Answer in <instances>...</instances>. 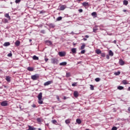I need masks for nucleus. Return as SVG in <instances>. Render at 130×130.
Returning <instances> with one entry per match:
<instances>
[{
  "label": "nucleus",
  "mask_w": 130,
  "mask_h": 130,
  "mask_svg": "<svg viewBox=\"0 0 130 130\" xmlns=\"http://www.w3.org/2000/svg\"><path fill=\"white\" fill-rule=\"evenodd\" d=\"M45 44L46 45H48V46H50L52 45V41H49V40H46L45 41Z\"/></svg>",
  "instance_id": "f257e3e1"
},
{
  "label": "nucleus",
  "mask_w": 130,
  "mask_h": 130,
  "mask_svg": "<svg viewBox=\"0 0 130 130\" xmlns=\"http://www.w3.org/2000/svg\"><path fill=\"white\" fill-rule=\"evenodd\" d=\"M39 78V76H38V75L36 74L35 75H32L31 76V79L32 80H34V81H35L36 80H38V79Z\"/></svg>",
  "instance_id": "f03ea898"
},
{
  "label": "nucleus",
  "mask_w": 130,
  "mask_h": 130,
  "mask_svg": "<svg viewBox=\"0 0 130 130\" xmlns=\"http://www.w3.org/2000/svg\"><path fill=\"white\" fill-rule=\"evenodd\" d=\"M52 83H53V81H52V80L48 81L45 82L44 84V86H48L49 85L52 84Z\"/></svg>",
  "instance_id": "7ed1b4c3"
},
{
  "label": "nucleus",
  "mask_w": 130,
  "mask_h": 130,
  "mask_svg": "<svg viewBox=\"0 0 130 130\" xmlns=\"http://www.w3.org/2000/svg\"><path fill=\"white\" fill-rule=\"evenodd\" d=\"M1 106H8V101H5L1 103Z\"/></svg>",
  "instance_id": "20e7f679"
},
{
  "label": "nucleus",
  "mask_w": 130,
  "mask_h": 130,
  "mask_svg": "<svg viewBox=\"0 0 130 130\" xmlns=\"http://www.w3.org/2000/svg\"><path fill=\"white\" fill-rule=\"evenodd\" d=\"M58 54H59V56L62 57V56H64L66 55V53L63 52H59L58 53Z\"/></svg>",
  "instance_id": "39448f33"
},
{
  "label": "nucleus",
  "mask_w": 130,
  "mask_h": 130,
  "mask_svg": "<svg viewBox=\"0 0 130 130\" xmlns=\"http://www.w3.org/2000/svg\"><path fill=\"white\" fill-rule=\"evenodd\" d=\"M5 18H7V19L10 20H11V16L9 15V13H6L5 14Z\"/></svg>",
  "instance_id": "423d86ee"
},
{
  "label": "nucleus",
  "mask_w": 130,
  "mask_h": 130,
  "mask_svg": "<svg viewBox=\"0 0 130 130\" xmlns=\"http://www.w3.org/2000/svg\"><path fill=\"white\" fill-rule=\"evenodd\" d=\"M74 97H79V92L77 91H75L74 92Z\"/></svg>",
  "instance_id": "0eeeda50"
},
{
  "label": "nucleus",
  "mask_w": 130,
  "mask_h": 130,
  "mask_svg": "<svg viewBox=\"0 0 130 130\" xmlns=\"http://www.w3.org/2000/svg\"><path fill=\"white\" fill-rule=\"evenodd\" d=\"M38 100L42 99V92H40L38 96Z\"/></svg>",
  "instance_id": "6e6552de"
},
{
  "label": "nucleus",
  "mask_w": 130,
  "mask_h": 130,
  "mask_svg": "<svg viewBox=\"0 0 130 130\" xmlns=\"http://www.w3.org/2000/svg\"><path fill=\"white\" fill-rule=\"evenodd\" d=\"M83 7H89V3L88 2H84L82 3Z\"/></svg>",
  "instance_id": "1a4fd4ad"
},
{
  "label": "nucleus",
  "mask_w": 130,
  "mask_h": 130,
  "mask_svg": "<svg viewBox=\"0 0 130 130\" xmlns=\"http://www.w3.org/2000/svg\"><path fill=\"white\" fill-rule=\"evenodd\" d=\"M119 63L120 66H123L124 64V62L122 59H120L119 61Z\"/></svg>",
  "instance_id": "9d476101"
},
{
  "label": "nucleus",
  "mask_w": 130,
  "mask_h": 130,
  "mask_svg": "<svg viewBox=\"0 0 130 130\" xmlns=\"http://www.w3.org/2000/svg\"><path fill=\"white\" fill-rule=\"evenodd\" d=\"M9 19H7V18H4L3 19V23H5V24L7 23H9Z\"/></svg>",
  "instance_id": "9b49d317"
},
{
  "label": "nucleus",
  "mask_w": 130,
  "mask_h": 130,
  "mask_svg": "<svg viewBox=\"0 0 130 130\" xmlns=\"http://www.w3.org/2000/svg\"><path fill=\"white\" fill-rule=\"evenodd\" d=\"M27 70L29 71V72H33V71H34V69L32 67H28Z\"/></svg>",
  "instance_id": "f8f14e48"
},
{
  "label": "nucleus",
  "mask_w": 130,
  "mask_h": 130,
  "mask_svg": "<svg viewBox=\"0 0 130 130\" xmlns=\"http://www.w3.org/2000/svg\"><path fill=\"white\" fill-rule=\"evenodd\" d=\"M5 80L7 81V82H11V77L10 76H6Z\"/></svg>",
  "instance_id": "ddd939ff"
},
{
  "label": "nucleus",
  "mask_w": 130,
  "mask_h": 130,
  "mask_svg": "<svg viewBox=\"0 0 130 130\" xmlns=\"http://www.w3.org/2000/svg\"><path fill=\"white\" fill-rule=\"evenodd\" d=\"M32 59L34 60H38L39 59V57H37L36 55H34L32 57Z\"/></svg>",
  "instance_id": "4468645a"
},
{
  "label": "nucleus",
  "mask_w": 130,
  "mask_h": 130,
  "mask_svg": "<svg viewBox=\"0 0 130 130\" xmlns=\"http://www.w3.org/2000/svg\"><path fill=\"white\" fill-rule=\"evenodd\" d=\"M71 51L73 53H77V49L76 48H72Z\"/></svg>",
  "instance_id": "2eb2a0df"
},
{
  "label": "nucleus",
  "mask_w": 130,
  "mask_h": 130,
  "mask_svg": "<svg viewBox=\"0 0 130 130\" xmlns=\"http://www.w3.org/2000/svg\"><path fill=\"white\" fill-rule=\"evenodd\" d=\"M95 53L97 54H101V51L100 49H96L95 50Z\"/></svg>",
  "instance_id": "dca6fc26"
},
{
  "label": "nucleus",
  "mask_w": 130,
  "mask_h": 130,
  "mask_svg": "<svg viewBox=\"0 0 130 130\" xmlns=\"http://www.w3.org/2000/svg\"><path fill=\"white\" fill-rule=\"evenodd\" d=\"M76 122H77L78 124H81V123H82V121H81V119H76Z\"/></svg>",
  "instance_id": "f3484780"
},
{
  "label": "nucleus",
  "mask_w": 130,
  "mask_h": 130,
  "mask_svg": "<svg viewBox=\"0 0 130 130\" xmlns=\"http://www.w3.org/2000/svg\"><path fill=\"white\" fill-rule=\"evenodd\" d=\"M3 45L4 46H9V45H11V44L10 42H5Z\"/></svg>",
  "instance_id": "a211bd4d"
},
{
  "label": "nucleus",
  "mask_w": 130,
  "mask_h": 130,
  "mask_svg": "<svg viewBox=\"0 0 130 130\" xmlns=\"http://www.w3.org/2000/svg\"><path fill=\"white\" fill-rule=\"evenodd\" d=\"M86 47V45L85 44H83L80 47L81 50H83Z\"/></svg>",
  "instance_id": "6ab92c4d"
},
{
  "label": "nucleus",
  "mask_w": 130,
  "mask_h": 130,
  "mask_svg": "<svg viewBox=\"0 0 130 130\" xmlns=\"http://www.w3.org/2000/svg\"><path fill=\"white\" fill-rule=\"evenodd\" d=\"M109 54L110 56H113V55H114L113 52H112V51H111V50H110L109 52Z\"/></svg>",
  "instance_id": "aec40b11"
},
{
  "label": "nucleus",
  "mask_w": 130,
  "mask_h": 130,
  "mask_svg": "<svg viewBox=\"0 0 130 130\" xmlns=\"http://www.w3.org/2000/svg\"><path fill=\"white\" fill-rule=\"evenodd\" d=\"M122 84H123L124 85H126L127 84H128V83H127V81L126 80H123L122 81Z\"/></svg>",
  "instance_id": "412c9836"
},
{
  "label": "nucleus",
  "mask_w": 130,
  "mask_h": 130,
  "mask_svg": "<svg viewBox=\"0 0 130 130\" xmlns=\"http://www.w3.org/2000/svg\"><path fill=\"white\" fill-rule=\"evenodd\" d=\"M123 5H124V6H127V5H128V2L126 0H124L123 1Z\"/></svg>",
  "instance_id": "4be33fe9"
},
{
  "label": "nucleus",
  "mask_w": 130,
  "mask_h": 130,
  "mask_svg": "<svg viewBox=\"0 0 130 130\" xmlns=\"http://www.w3.org/2000/svg\"><path fill=\"white\" fill-rule=\"evenodd\" d=\"M72 121V120L71 119H69L66 120V123H67V124H69V123H71V121Z\"/></svg>",
  "instance_id": "5701e85b"
},
{
  "label": "nucleus",
  "mask_w": 130,
  "mask_h": 130,
  "mask_svg": "<svg viewBox=\"0 0 130 130\" xmlns=\"http://www.w3.org/2000/svg\"><path fill=\"white\" fill-rule=\"evenodd\" d=\"M123 86H119L117 87L118 90H123Z\"/></svg>",
  "instance_id": "b1692460"
},
{
  "label": "nucleus",
  "mask_w": 130,
  "mask_h": 130,
  "mask_svg": "<svg viewBox=\"0 0 130 130\" xmlns=\"http://www.w3.org/2000/svg\"><path fill=\"white\" fill-rule=\"evenodd\" d=\"M15 45L16 46H19L20 45V41H16V42H15Z\"/></svg>",
  "instance_id": "393cba45"
},
{
  "label": "nucleus",
  "mask_w": 130,
  "mask_h": 130,
  "mask_svg": "<svg viewBox=\"0 0 130 130\" xmlns=\"http://www.w3.org/2000/svg\"><path fill=\"white\" fill-rule=\"evenodd\" d=\"M64 9H66V8L64 7V6H61L60 7V11H63V10H64Z\"/></svg>",
  "instance_id": "a878e982"
},
{
  "label": "nucleus",
  "mask_w": 130,
  "mask_h": 130,
  "mask_svg": "<svg viewBox=\"0 0 130 130\" xmlns=\"http://www.w3.org/2000/svg\"><path fill=\"white\" fill-rule=\"evenodd\" d=\"M38 103L39 104H43V101H42V99L39 100Z\"/></svg>",
  "instance_id": "bb28decb"
},
{
  "label": "nucleus",
  "mask_w": 130,
  "mask_h": 130,
  "mask_svg": "<svg viewBox=\"0 0 130 130\" xmlns=\"http://www.w3.org/2000/svg\"><path fill=\"white\" fill-rule=\"evenodd\" d=\"M62 19V17L61 16L58 17L56 18V21H61V20Z\"/></svg>",
  "instance_id": "cd10ccee"
},
{
  "label": "nucleus",
  "mask_w": 130,
  "mask_h": 130,
  "mask_svg": "<svg viewBox=\"0 0 130 130\" xmlns=\"http://www.w3.org/2000/svg\"><path fill=\"white\" fill-rule=\"evenodd\" d=\"M52 122L54 124H56L57 123V121H56V120H52Z\"/></svg>",
  "instance_id": "c85d7f7f"
},
{
  "label": "nucleus",
  "mask_w": 130,
  "mask_h": 130,
  "mask_svg": "<svg viewBox=\"0 0 130 130\" xmlns=\"http://www.w3.org/2000/svg\"><path fill=\"white\" fill-rule=\"evenodd\" d=\"M114 74L116 76H119V75H120V72L119 71H118L117 72H115Z\"/></svg>",
  "instance_id": "c756f323"
},
{
  "label": "nucleus",
  "mask_w": 130,
  "mask_h": 130,
  "mask_svg": "<svg viewBox=\"0 0 130 130\" xmlns=\"http://www.w3.org/2000/svg\"><path fill=\"white\" fill-rule=\"evenodd\" d=\"M77 84H78V82H74L72 84V86H73V87H76Z\"/></svg>",
  "instance_id": "7c9ffc66"
},
{
  "label": "nucleus",
  "mask_w": 130,
  "mask_h": 130,
  "mask_svg": "<svg viewBox=\"0 0 130 130\" xmlns=\"http://www.w3.org/2000/svg\"><path fill=\"white\" fill-rule=\"evenodd\" d=\"M66 77H67V78H69V77H71V73H66Z\"/></svg>",
  "instance_id": "2f4dec72"
},
{
  "label": "nucleus",
  "mask_w": 130,
  "mask_h": 130,
  "mask_svg": "<svg viewBox=\"0 0 130 130\" xmlns=\"http://www.w3.org/2000/svg\"><path fill=\"white\" fill-rule=\"evenodd\" d=\"M37 121H38V122H41V118H38L37 119Z\"/></svg>",
  "instance_id": "473e14b6"
},
{
  "label": "nucleus",
  "mask_w": 130,
  "mask_h": 130,
  "mask_svg": "<svg viewBox=\"0 0 130 130\" xmlns=\"http://www.w3.org/2000/svg\"><path fill=\"white\" fill-rule=\"evenodd\" d=\"M53 63H56V61H57V60L56 59H53L52 60Z\"/></svg>",
  "instance_id": "72a5a7b5"
},
{
  "label": "nucleus",
  "mask_w": 130,
  "mask_h": 130,
  "mask_svg": "<svg viewBox=\"0 0 130 130\" xmlns=\"http://www.w3.org/2000/svg\"><path fill=\"white\" fill-rule=\"evenodd\" d=\"M60 66H66V62H62L60 63Z\"/></svg>",
  "instance_id": "f704fd0d"
},
{
  "label": "nucleus",
  "mask_w": 130,
  "mask_h": 130,
  "mask_svg": "<svg viewBox=\"0 0 130 130\" xmlns=\"http://www.w3.org/2000/svg\"><path fill=\"white\" fill-rule=\"evenodd\" d=\"M90 90H94V86L93 85H90Z\"/></svg>",
  "instance_id": "c9c22d12"
},
{
  "label": "nucleus",
  "mask_w": 130,
  "mask_h": 130,
  "mask_svg": "<svg viewBox=\"0 0 130 130\" xmlns=\"http://www.w3.org/2000/svg\"><path fill=\"white\" fill-rule=\"evenodd\" d=\"M111 130H117V127L116 126H113L112 128V129Z\"/></svg>",
  "instance_id": "e433bc0d"
},
{
  "label": "nucleus",
  "mask_w": 130,
  "mask_h": 130,
  "mask_svg": "<svg viewBox=\"0 0 130 130\" xmlns=\"http://www.w3.org/2000/svg\"><path fill=\"white\" fill-rule=\"evenodd\" d=\"M101 56H102V57H105V53H101Z\"/></svg>",
  "instance_id": "4c0bfd02"
},
{
  "label": "nucleus",
  "mask_w": 130,
  "mask_h": 130,
  "mask_svg": "<svg viewBox=\"0 0 130 130\" xmlns=\"http://www.w3.org/2000/svg\"><path fill=\"white\" fill-rule=\"evenodd\" d=\"M95 81L96 82H99V81H100V78H96L95 79Z\"/></svg>",
  "instance_id": "58836bf2"
},
{
  "label": "nucleus",
  "mask_w": 130,
  "mask_h": 130,
  "mask_svg": "<svg viewBox=\"0 0 130 130\" xmlns=\"http://www.w3.org/2000/svg\"><path fill=\"white\" fill-rule=\"evenodd\" d=\"M12 55H13V54H12V53H9L7 55V56H9V57H11V56H12Z\"/></svg>",
  "instance_id": "ea45409f"
},
{
  "label": "nucleus",
  "mask_w": 130,
  "mask_h": 130,
  "mask_svg": "<svg viewBox=\"0 0 130 130\" xmlns=\"http://www.w3.org/2000/svg\"><path fill=\"white\" fill-rule=\"evenodd\" d=\"M96 15H97V13H96V12H92L91 13V16H96Z\"/></svg>",
  "instance_id": "a19ab883"
},
{
  "label": "nucleus",
  "mask_w": 130,
  "mask_h": 130,
  "mask_svg": "<svg viewBox=\"0 0 130 130\" xmlns=\"http://www.w3.org/2000/svg\"><path fill=\"white\" fill-rule=\"evenodd\" d=\"M21 2V0H15L16 4H19Z\"/></svg>",
  "instance_id": "79ce46f5"
},
{
  "label": "nucleus",
  "mask_w": 130,
  "mask_h": 130,
  "mask_svg": "<svg viewBox=\"0 0 130 130\" xmlns=\"http://www.w3.org/2000/svg\"><path fill=\"white\" fill-rule=\"evenodd\" d=\"M85 52H86V51H85V50H82V51H81V54H84V53H85Z\"/></svg>",
  "instance_id": "37998d69"
},
{
  "label": "nucleus",
  "mask_w": 130,
  "mask_h": 130,
  "mask_svg": "<svg viewBox=\"0 0 130 130\" xmlns=\"http://www.w3.org/2000/svg\"><path fill=\"white\" fill-rule=\"evenodd\" d=\"M41 33H42V34H45V30H41Z\"/></svg>",
  "instance_id": "c03bdc74"
},
{
  "label": "nucleus",
  "mask_w": 130,
  "mask_h": 130,
  "mask_svg": "<svg viewBox=\"0 0 130 130\" xmlns=\"http://www.w3.org/2000/svg\"><path fill=\"white\" fill-rule=\"evenodd\" d=\"M79 13H83V9H79Z\"/></svg>",
  "instance_id": "a18cd8bd"
},
{
  "label": "nucleus",
  "mask_w": 130,
  "mask_h": 130,
  "mask_svg": "<svg viewBox=\"0 0 130 130\" xmlns=\"http://www.w3.org/2000/svg\"><path fill=\"white\" fill-rule=\"evenodd\" d=\"M32 107H33L34 108H35V107H36V105L35 104H33L32 105H31Z\"/></svg>",
  "instance_id": "49530a36"
},
{
  "label": "nucleus",
  "mask_w": 130,
  "mask_h": 130,
  "mask_svg": "<svg viewBox=\"0 0 130 130\" xmlns=\"http://www.w3.org/2000/svg\"><path fill=\"white\" fill-rule=\"evenodd\" d=\"M106 58H107V59H109L110 57H109V55H106Z\"/></svg>",
  "instance_id": "de8ad7c7"
},
{
  "label": "nucleus",
  "mask_w": 130,
  "mask_h": 130,
  "mask_svg": "<svg viewBox=\"0 0 130 130\" xmlns=\"http://www.w3.org/2000/svg\"><path fill=\"white\" fill-rule=\"evenodd\" d=\"M84 41H87V39L86 38H83Z\"/></svg>",
  "instance_id": "09e8293b"
},
{
  "label": "nucleus",
  "mask_w": 130,
  "mask_h": 130,
  "mask_svg": "<svg viewBox=\"0 0 130 130\" xmlns=\"http://www.w3.org/2000/svg\"><path fill=\"white\" fill-rule=\"evenodd\" d=\"M45 61H47L48 60V58H45Z\"/></svg>",
  "instance_id": "8fccbe9b"
},
{
  "label": "nucleus",
  "mask_w": 130,
  "mask_h": 130,
  "mask_svg": "<svg viewBox=\"0 0 130 130\" xmlns=\"http://www.w3.org/2000/svg\"><path fill=\"white\" fill-rule=\"evenodd\" d=\"M85 37L86 38H89V36L86 35V36H85Z\"/></svg>",
  "instance_id": "3c124183"
},
{
  "label": "nucleus",
  "mask_w": 130,
  "mask_h": 130,
  "mask_svg": "<svg viewBox=\"0 0 130 130\" xmlns=\"http://www.w3.org/2000/svg\"><path fill=\"white\" fill-rule=\"evenodd\" d=\"M113 43H114L115 44H116V40H114L113 41Z\"/></svg>",
  "instance_id": "603ef678"
},
{
  "label": "nucleus",
  "mask_w": 130,
  "mask_h": 130,
  "mask_svg": "<svg viewBox=\"0 0 130 130\" xmlns=\"http://www.w3.org/2000/svg\"><path fill=\"white\" fill-rule=\"evenodd\" d=\"M128 111H129V112H130V107L128 108Z\"/></svg>",
  "instance_id": "864d4df0"
},
{
  "label": "nucleus",
  "mask_w": 130,
  "mask_h": 130,
  "mask_svg": "<svg viewBox=\"0 0 130 130\" xmlns=\"http://www.w3.org/2000/svg\"><path fill=\"white\" fill-rule=\"evenodd\" d=\"M43 13H44L43 11H42L40 12V14H43Z\"/></svg>",
  "instance_id": "5fc2aeb1"
},
{
  "label": "nucleus",
  "mask_w": 130,
  "mask_h": 130,
  "mask_svg": "<svg viewBox=\"0 0 130 130\" xmlns=\"http://www.w3.org/2000/svg\"><path fill=\"white\" fill-rule=\"evenodd\" d=\"M123 12H126V10H123Z\"/></svg>",
  "instance_id": "6e6d98bb"
},
{
  "label": "nucleus",
  "mask_w": 130,
  "mask_h": 130,
  "mask_svg": "<svg viewBox=\"0 0 130 130\" xmlns=\"http://www.w3.org/2000/svg\"><path fill=\"white\" fill-rule=\"evenodd\" d=\"M32 41V40L29 39V42H31Z\"/></svg>",
  "instance_id": "4d7b16f0"
},
{
  "label": "nucleus",
  "mask_w": 130,
  "mask_h": 130,
  "mask_svg": "<svg viewBox=\"0 0 130 130\" xmlns=\"http://www.w3.org/2000/svg\"><path fill=\"white\" fill-rule=\"evenodd\" d=\"M63 99H64V100H66V96L63 97Z\"/></svg>",
  "instance_id": "13d9d810"
},
{
  "label": "nucleus",
  "mask_w": 130,
  "mask_h": 130,
  "mask_svg": "<svg viewBox=\"0 0 130 130\" xmlns=\"http://www.w3.org/2000/svg\"><path fill=\"white\" fill-rule=\"evenodd\" d=\"M38 130H42V129L40 128H38Z\"/></svg>",
  "instance_id": "bf43d9fd"
},
{
  "label": "nucleus",
  "mask_w": 130,
  "mask_h": 130,
  "mask_svg": "<svg viewBox=\"0 0 130 130\" xmlns=\"http://www.w3.org/2000/svg\"><path fill=\"white\" fill-rule=\"evenodd\" d=\"M96 29H93V32H95Z\"/></svg>",
  "instance_id": "052dcab7"
},
{
  "label": "nucleus",
  "mask_w": 130,
  "mask_h": 130,
  "mask_svg": "<svg viewBox=\"0 0 130 130\" xmlns=\"http://www.w3.org/2000/svg\"><path fill=\"white\" fill-rule=\"evenodd\" d=\"M81 1H83V0H78V2H81Z\"/></svg>",
  "instance_id": "680f3d73"
},
{
  "label": "nucleus",
  "mask_w": 130,
  "mask_h": 130,
  "mask_svg": "<svg viewBox=\"0 0 130 130\" xmlns=\"http://www.w3.org/2000/svg\"><path fill=\"white\" fill-rule=\"evenodd\" d=\"M73 45H76V44H73Z\"/></svg>",
  "instance_id": "e2e57ef3"
},
{
  "label": "nucleus",
  "mask_w": 130,
  "mask_h": 130,
  "mask_svg": "<svg viewBox=\"0 0 130 130\" xmlns=\"http://www.w3.org/2000/svg\"><path fill=\"white\" fill-rule=\"evenodd\" d=\"M85 130H90V129H86Z\"/></svg>",
  "instance_id": "0e129e2a"
},
{
  "label": "nucleus",
  "mask_w": 130,
  "mask_h": 130,
  "mask_svg": "<svg viewBox=\"0 0 130 130\" xmlns=\"http://www.w3.org/2000/svg\"><path fill=\"white\" fill-rule=\"evenodd\" d=\"M66 64H67V62H66Z\"/></svg>",
  "instance_id": "69168bd1"
}]
</instances>
